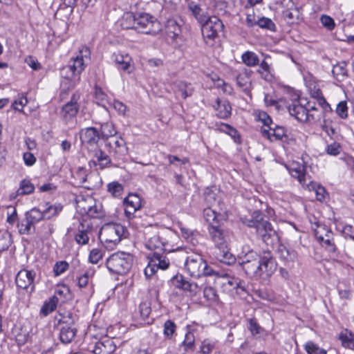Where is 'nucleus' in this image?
Returning <instances> with one entry per match:
<instances>
[{
    "instance_id": "1",
    "label": "nucleus",
    "mask_w": 354,
    "mask_h": 354,
    "mask_svg": "<svg viewBox=\"0 0 354 354\" xmlns=\"http://www.w3.org/2000/svg\"><path fill=\"white\" fill-rule=\"evenodd\" d=\"M246 274L251 277H269L276 270V263L270 252L265 251L260 259L241 263Z\"/></svg>"
},
{
    "instance_id": "2",
    "label": "nucleus",
    "mask_w": 354,
    "mask_h": 354,
    "mask_svg": "<svg viewBox=\"0 0 354 354\" xmlns=\"http://www.w3.org/2000/svg\"><path fill=\"white\" fill-rule=\"evenodd\" d=\"M90 56V50L88 47L83 46L79 50L78 55L71 59L69 64L63 67L61 70L62 77L66 80H70L69 87L73 88L80 82V73L84 70V59H88Z\"/></svg>"
},
{
    "instance_id": "3",
    "label": "nucleus",
    "mask_w": 354,
    "mask_h": 354,
    "mask_svg": "<svg viewBox=\"0 0 354 354\" xmlns=\"http://www.w3.org/2000/svg\"><path fill=\"white\" fill-rule=\"evenodd\" d=\"M290 175L298 180L302 187L309 191H314L317 201L324 200L326 192L322 185L311 180L310 176H306L305 165L299 162H292L288 167Z\"/></svg>"
},
{
    "instance_id": "4",
    "label": "nucleus",
    "mask_w": 354,
    "mask_h": 354,
    "mask_svg": "<svg viewBox=\"0 0 354 354\" xmlns=\"http://www.w3.org/2000/svg\"><path fill=\"white\" fill-rule=\"evenodd\" d=\"M124 232V228L122 225L107 223L101 228L99 239L106 248H113L120 241Z\"/></svg>"
},
{
    "instance_id": "5",
    "label": "nucleus",
    "mask_w": 354,
    "mask_h": 354,
    "mask_svg": "<svg viewBox=\"0 0 354 354\" xmlns=\"http://www.w3.org/2000/svg\"><path fill=\"white\" fill-rule=\"evenodd\" d=\"M132 261L133 258L129 254L115 252L106 259V265L111 272L124 274L130 270Z\"/></svg>"
},
{
    "instance_id": "6",
    "label": "nucleus",
    "mask_w": 354,
    "mask_h": 354,
    "mask_svg": "<svg viewBox=\"0 0 354 354\" xmlns=\"http://www.w3.org/2000/svg\"><path fill=\"white\" fill-rule=\"evenodd\" d=\"M252 218L254 219L249 221L248 226L254 227L257 234L261 236L262 240L269 244V241L277 236L276 231L269 221L262 218L260 212H254Z\"/></svg>"
},
{
    "instance_id": "7",
    "label": "nucleus",
    "mask_w": 354,
    "mask_h": 354,
    "mask_svg": "<svg viewBox=\"0 0 354 354\" xmlns=\"http://www.w3.org/2000/svg\"><path fill=\"white\" fill-rule=\"evenodd\" d=\"M145 247L153 252H170L167 248V243L161 237L158 229L155 227H147L145 230Z\"/></svg>"
},
{
    "instance_id": "8",
    "label": "nucleus",
    "mask_w": 354,
    "mask_h": 354,
    "mask_svg": "<svg viewBox=\"0 0 354 354\" xmlns=\"http://www.w3.org/2000/svg\"><path fill=\"white\" fill-rule=\"evenodd\" d=\"M136 30L144 34L156 35L162 28L159 21L148 13L136 14Z\"/></svg>"
},
{
    "instance_id": "9",
    "label": "nucleus",
    "mask_w": 354,
    "mask_h": 354,
    "mask_svg": "<svg viewBox=\"0 0 354 354\" xmlns=\"http://www.w3.org/2000/svg\"><path fill=\"white\" fill-rule=\"evenodd\" d=\"M201 25L202 35L205 39L213 41L218 37V32L223 31L224 26L223 22L216 16H208Z\"/></svg>"
},
{
    "instance_id": "10",
    "label": "nucleus",
    "mask_w": 354,
    "mask_h": 354,
    "mask_svg": "<svg viewBox=\"0 0 354 354\" xmlns=\"http://www.w3.org/2000/svg\"><path fill=\"white\" fill-rule=\"evenodd\" d=\"M80 94L75 92L72 95L70 100L62 106L59 115L66 123L71 122L77 115L80 109Z\"/></svg>"
},
{
    "instance_id": "11",
    "label": "nucleus",
    "mask_w": 354,
    "mask_h": 354,
    "mask_svg": "<svg viewBox=\"0 0 354 354\" xmlns=\"http://www.w3.org/2000/svg\"><path fill=\"white\" fill-rule=\"evenodd\" d=\"M185 266L191 276L198 278L203 275L205 261L201 256L194 254L187 258Z\"/></svg>"
},
{
    "instance_id": "12",
    "label": "nucleus",
    "mask_w": 354,
    "mask_h": 354,
    "mask_svg": "<svg viewBox=\"0 0 354 354\" xmlns=\"http://www.w3.org/2000/svg\"><path fill=\"white\" fill-rule=\"evenodd\" d=\"M35 277V272L34 271L28 270H20L15 278L17 286L21 289H28L30 288V291L35 288L34 279Z\"/></svg>"
},
{
    "instance_id": "13",
    "label": "nucleus",
    "mask_w": 354,
    "mask_h": 354,
    "mask_svg": "<svg viewBox=\"0 0 354 354\" xmlns=\"http://www.w3.org/2000/svg\"><path fill=\"white\" fill-rule=\"evenodd\" d=\"M80 138L83 145H87L88 149L96 145L101 138L99 131L95 127H87L80 131Z\"/></svg>"
},
{
    "instance_id": "14",
    "label": "nucleus",
    "mask_w": 354,
    "mask_h": 354,
    "mask_svg": "<svg viewBox=\"0 0 354 354\" xmlns=\"http://www.w3.org/2000/svg\"><path fill=\"white\" fill-rule=\"evenodd\" d=\"M171 283L176 288L187 291L192 295H196L199 287L195 282L187 280L183 275L176 274L171 279Z\"/></svg>"
},
{
    "instance_id": "15",
    "label": "nucleus",
    "mask_w": 354,
    "mask_h": 354,
    "mask_svg": "<svg viewBox=\"0 0 354 354\" xmlns=\"http://www.w3.org/2000/svg\"><path fill=\"white\" fill-rule=\"evenodd\" d=\"M124 214L128 219L133 217L134 213L141 207V199L137 194H129L124 200Z\"/></svg>"
},
{
    "instance_id": "16",
    "label": "nucleus",
    "mask_w": 354,
    "mask_h": 354,
    "mask_svg": "<svg viewBox=\"0 0 354 354\" xmlns=\"http://www.w3.org/2000/svg\"><path fill=\"white\" fill-rule=\"evenodd\" d=\"M213 255L216 260L227 265H230L235 261V257L229 251L227 243L215 247Z\"/></svg>"
},
{
    "instance_id": "17",
    "label": "nucleus",
    "mask_w": 354,
    "mask_h": 354,
    "mask_svg": "<svg viewBox=\"0 0 354 354\" xmlns=\"http://www.w3.org/2000/svg\"><path fill=\"white\" fill-rule=\"evenodd\" d=\"M111 59L115 64L119 70L131 73L129 70L131 67V57L127 53L116 52L113 53Z\"/></svg>"
},
{
    "instance_id": "18",
    "label": "nucleus",
    "mask_w": 354,
    "mask_h": 354,
    "mask_svg": "<svg viewBox=\"0 0 354 354\" xmlns=\"http://www.w3.org/2000/svg\"><path fill=\"white\" fill-rule=\"evenodd\" d=\"M261 133L262 136L268 138L271 142L281 140L286 136V130L284 127L274 125L269 127L268 129L261 128Z\"/></svg>"
},
{
    "instance_id": "19",
    "label": "nucleus",
    "mask_w": 354,
    "mask_h": 354,
    "mask_svg": "<svg viewBox=\"0 0 354 354\" xmlns=\"http://www.w3.org/2000/svg\"><path fill=\"white\" fill-rule=\"evenodd\" d=\"M290 114L298 121L305 122L309 121V115L306 107L299 102H295L288 106Z\"/></svg>"
},
{
    "instance_id": "20",
    "label": "nucleus",
    "mask_w": 354,
    "mask_h": 354,
    "mask_svg": "<svg viewBox=\"0 0 354 354\" xmlns=\"http://www.w3.org/2000/svg\"><path fill=\"white\" fill-rule=\"evenodd\" d=\"M89 153L96 159L93 161L94 165H99L100 169H104L111 165L110 157L101 149H89Z\"/></svg>"
},
{
    "instance_id": "21",
    "label": "nucleus",
    "mask_w": 354,
    "mask_h": 354,
    "mask_svg": "<svg viewBox=\"0 0 354 354\" xmlns=\"http://www.w3.org/2000/svg\"><path fill=\"white\" fill-rule=\"evenodd\" d=\"M106 145L109 147L110 152L113 153L118 158H121L127 153L126 143L122 138H119L113 142H109Z\"/></svg>"
},
{
    "instance_id": "22",
    "label": "nucleus",
    "mask_w": 354,
    "mask_h": 354,
    "mask_svg": "<svg viewBox=\"0 0 354 354\" xmlns=\"http://www.w3.org/2000/svg\"><path fill=\"white\" fill-rule=\"evenodd\" d=\"M173 89L176 94L185 99L193 94L194 88L192 84L183 81H176L173 84Z\"/></svg>"
},
{
    "instance_id": "23",
    "label": "nucleus",
    "mask_w": 354,
    "mask_h": 354,
    "mask_svg": "<svg viewBox=\"0 0 354 354\" xmlns=\"http://www.w3.org/2000/svg\"><path fill=\"white\" fill-rule=\"evenodd\" d=\"M214 108L217 112L216 115L221 119H226L231 115L232 108L228 101L217 98Z\"/></svg>"
},
{
    "instance_id": "24",
    "label": "nucleus",
    "mask_w": 354,
    "mask_h": 354,
    "mask_svg": "<svg viewBox=\"0 0 354 354\" xmlns=\"http://www.w3.org/2000/svg\"><path fill=\"white\" fill-rule=\"evenodd\" d=\"M283 17L289 24H298L302 21L301 13L296 7L288 8L283 12Z\"/></svg>"
},
{
    "instance_id": "25",
    "label": "nucleus",
    "mask_w": 354,
    "mask_h": 354,
    "mask_svg": "<svg viewBox=\"0 0 354 354\" xmlns=\"http://www.w3.org/2000/svg\"><path fill=\"white\" fill-rule=\"evenodd\" d=\"M208 230L211 239L215 243V247L227 243L224 232L219 225H211Z\"/></svg>"
},
{
    "instance_id": "26",
    "label": "nucleus",
    "mask_w": 354,
    "mask_h": 354,
    "mask_svg": "<svg viewBox=\"0 0 354 354\" xmlns=\"http://www.w3.org/2000/svg\"><path fill=\"white\" fill-rule=\"evenodd\" d=\"M85 213L91 218H100L104 216L102 205L100 203H96L91 200V204L87 207H84Z\"/></svg>"
},
{
    "instance_id": "27",
    "label": "nucleus",
    "mask_w": 354,
    "mask_h": 354,
    "mask_svg": "<svg viewBox=\"0 0 354 354\" xmlns=\"http://www.w3.org/2000/svg\"><path fill=\"white\" fill-rule=\"evenodd\" d=\"M165 31L169 37L175 38L181 32L180 24L175 18L169 19L165 24Z\"/></svg>"
},
{
    "instance_id": "28",
    "label": "nucleus",
    "mask_w": 354,
    "mask_h": 354,
    "mask_svg": "<svg viewBox=\"0 0 354 354\" xmlns=\"http://www.w3.org/2000/svg\"><path fill=\"white\" fill-rule=\"evenodd\" d=\"M346 62H340L333 66L332 73L334 77L339 82L344 81L348 77Z\"/></svg>"
},
{
    "instance_id": "29",
    "label": "nucleus",
    "mask_w": 354,
    "mask_h": 354,
    "mask_svg": "<svg viewBox=\"0 0 354 354\" xmlns=\"http://www.w3.org/2000/svg\"><path fill=\"white\" fill-rule=\"evenodd\" d=\"M188 8L198 23L204 22L209 16L205 12L203 11L199 4L195 1H189L188 3Z\"/></svg>"
},
{
    "instance_id": "30",
    "label": "nucleus",
    "mask_w": 354,
    "mask_h": 354,
    "mask_svg": "<svg viewBox=\"0 0 354 354\" xmlns=\"http://www.w3.org/2000/svg\"><path fill=\"white\" fill-rule=\"evenodd\" d=\"M151 261L156 264V268L166 270L169 268V261L165 255L161 252H153L150 257Z\"/></svg>"
},
{
    "instance_id": "31",
    "label": "nucleus",
    "mask_w": 354,
    "mask_h": 354,
    "mask_svg": "<svg viewBox=\"0 0 354 354\" xmlns=\"http://www.w3.org/2000/svg\"><path fill=\"white\" fill-rule=\"evenodd\" d=\"M342 345L348 348L354 349V334L348 329L343 330L338 335Z\"/></svg>"
},
{
    "instance_id": "32",
    "label": "nucleus",
    "mask_w": 354,
    "mask_h": 354,
    "mask_svg": "<svg viewBox=\"0 0 354 354\" xmlns=\"http://www.w3.org/2000/svg\"><path fill=\"white\" fill-rule=\"evenodd\" d=\"M63 209V206L61 204L50 205L49 203H46L45 208L43 209L44 218L50 219L54 216H57Z\"/></svg>"
},
{
    "instance_id": "33",
    "label": "nucleus",
    "mask_w": 354,
    "mask_h": 354,
    "mask_svg": "<svg viewBox=\"0 0 354 354\" xmlns=\"http://www.w3.org/2000/svg\"><path fill=\"white\" fill-rule=\"evenodd\" d=\"M260 257L255 251L250 249L248 246H244L242 251L239 254V258L241 259V263H245L250 261H254L260 259Z\"/></svg>"
},
{
    "instance_id": "34",
    "label": "nucleus",
    "mask_w": 354,
    "mask_h": 354,
    "mask_svg": "<svg viewBox=\"0 0 354 354\" xmlns=\"http://www.w3.org/2000/svg\"><path fill=\"white\" fill-rule=\"evenodd\" d=\"M120 25L124 29L136 30V14L126 12L123 15Z\"/></svg>"
},
{
    "instance_id": "35",
    "label": "nucleus",
    "mask_w": 354,
    "mask_h": 354,
    "mask_svg": "<svg viewBox=\"0 0 354 354\" xmlns=\"http://www.w3.org/2000/svg\"><path fill=\"white\" fill-rule=\"evenodd\" d=\"M102 140H107L109 138L114 136L117 133L114 124L112 122H104L101 124L99 131Z\"/></svg>"
},
{
    "instance_id": "36",
    "label": "nucleus",
    "mask_w": 354,
    "mask_h": 354,
    "mask_svg": "<svg viewBox=\"0 0 354 354\" xmlns=\"http://www.w3.org/2000/svg\"><path fill=\"white\" fill-rule=\"evenodd\" d=\"M95 354H110L113 351L111 346V341L106 340L104 342H97L92 350Z\"/></svg>"
},
{
    "instance_id": "37",
    "label": "nucleus",
    "mask_w": 354,
    "mask_h": 354,
    "mask_svg": "<svg viewBox=\"0 0 354 354\" xmlns=\"http://www.w3.org/2000/svg\"><path fill=\"white\" fill-rule=\"evenodd\" d=\"M77 330L71 326H62L60 330L59 338L62 342L68 344L71 342L76 335Z\"/></svg>"
},
{
    "instance_id": "38",
    "label": "nucleus",
    "mask_w": 354,
    "mask_h": 354,
    "mask_svg": "<svg viewBox=\"0 0 354 354\" xmlns=\"http://www.w3.org/2000/svg\"><path fill=\"white\" fill-rule=\"evenodd\" d=\"M279 257L286 262H293L297 257V252L285 245H280L278 249Z\"/></svg>"
},
{
    "instance_id": "39",
    "label": "nucleus",
    "mask_w": 354,
    "mask_h": 354,
    "mask_svg": "<svg viewBox=\"0 0 354 354\" xmlns=\"http://www.w3.org/2000/svg\"><path fill=\"white\" fill-rule=\"evenodd\" d=\"M322 247L325 248L326 250L330 252H335L336 251V245L333 237V233L330 231L328 234L323 237V239H317Z\"/></svg>"
},
{
    "instance_id": "40",
    "label": "nucleus",
    "mask_w": 354,
    "mask_h": 354,
    "mask_svg": "<svg viewBox=\"0 0 354 354\" xmlns=\"http://www.w3.org/2000/svg\"><path fill=\"white\" fill-rule=\"evenodd\" d=\"M88 225L86 227V228H85L84 225L83 223H80V226L78 227V232L75 237V239L78 244L86 245L88 243L89 241V237L88 236Z\"/></svg>"
},
{
    "instance_id": "41",
    "label": "nucleus",
    "mask_w": 354,
    "mask_h": 354,
    "mask_svg": "<svg viewBox=\"0 0 354 354\" xmlns=\"http://www.w3.org/2000/svg\"><path fill=\"white\" fill-rule=\"evenodd\" d=\"M25 217L33 225L34 227L36 223L44 218L42 211L36 207H34L27 212L25 214Z\"/></svg>"
},
{
    "instance_id": "42",
    "label": "nucleus",
    "mask_w": 354,
    "mask_h": 354,
    "mask_svg": "<svg viewBox=\"0 0 354 354\" xmlns=\"http://www.w3.org/2000/svg\"><path fill=\"white\" fill-rule=\"evenodd\" d=\"M220 277L225 279L226 283H225V284L229 285L233 289L240 288L243 290H244V288L242 286V281L239 278L232 277L228 273L223 272H221Z\"/></svg>"
},
{
    "instance_id": "43",
    "label": "nucleus",
    "mask_w": 354,
    "mask_h": 354,
    "mask_svg": "<svg viewBox=\"0 0 354 354\" xmlns=\"http://www.w3.org/2000/svg\"><path fill=\"white\" fill-rule=\"evenodd\" d=\"M94 272L95 271L93 269H88L78 276L77 278L78 287L83 288L88 286Z\"/></svg>"
},
{
    "instance_id": "44",
    "label": "nucleus",
    "mask_w": 354,
    "mask_h": 354,
    "mask_svg": "<svg viewBox=\"0 0 354 354\" xmlns=\"http://www.w3.org/2000/svg\"><path fill=\"white\" fill-rule=\"evenodd\" d=\"M58 299L56 296H53L47 301H46L42 308H41V313L44 316H47L53 311H54L57 307Z\"/></svg>"
},
{
    "instance_id": "45",
    "label": "nucleus",
    "mask_w": 354,
    "mask_h": 354,
    "mask_svg": "<svg viewBox=\"0 0 354 354\" xmlns=\"http://www.w3.org/2000/svg\"><path fill=\"white\" fill-rule=\"evenodd\" d=\"M220 216L214 210L211 208H205L203 210V217L205 220L209 223V227L211 225H216L218 223V217Z\"/></svg>"
},
{
    "instance_id": "46",
    "label": "nucleus",
    "mask_w": 354,
    "mask_h": 354,
    "mask_svg": "<svg viewBox=\"0 0 354 354\" xmlns=\"http://www.w3.org/2000/svg\"><path fill=\"white\" fill-rule=\"evenodd\" d=\"M243 62L248 66L252 67L259 64V59L258 56L253 52L246 51L242 56Z\"/></svg>"
},
{
    "instance_id": "47",
    "label": "nucleus",
    "mask_w": 354,
    "mask_h": 354,
    "mask_svg": "<svg viewBox=\"0 0 354 354\" xmlns=\"http://www.w3.org/2000/svg\"><path fill=\"white\" fill-rule=\"evenodd\" d=\"M181 346L184 348L185 352L189 351H194L195 346V337L190 330L185 334V339L181 343Z\"/></svg>"
},
{
    "instance_id": "48",
    "label": "nucleus",
    "mask_w": 354,
    "mask_h": 354,
    "mask_svg": "<svg viewBox=\"0 0 354 354\" xmlns=\"http://www.w3.org/2000/svg\"><path fill=\"white\" fill-rule=\"evenodd\" d=\"M35 190L34 185L28 180H23L20 183L19 189L17 190V194L26 195L32 193Z\"/></svg>"
},
{
    "instance_id": "49",
    "label": "nucleus",
    "mask_w": 354,
    "mask_h": 354,
    "mask_svg": "<svg viewBox=\"0 0 354 354\" xmlns=\"http://www.w3.org/2000/svg\"><path fill=\"white\" fill-rule=\"evenodd\" d=\"M304 348L308 354H326V350L320 348L317 344L309 341L306 342Z\"/></svg>"
},
{
    "instance_id": "50",
    "label": "nucleus",
    "mask_w": 354,
    "mask_h": 354,
    "mask_svg": "<svg viewBox=\"0 0 354 354\" xmlns=\"http://www.w3.org/2000/svg\"><path fill=\"white\" fill-rule=\"evenodd\" d=\"M259 28L267 29L271 31L276 30V26L274 23L269 18L262 17L257 19V24Z\"/></svg>"
},
{
    "instance_id": "51",
    "label": "nucleus",
    "mask_w": 354,
    "mask_h": 354,
    "mask_svg": "<svg viewBox=\"0 0 354 354\" xmlns=\"http://www.w3.org/2000/svg\"><path fill=\"white\" fill-rule=\"evenodd\" d=\"M19 232L21 234H28L30 233L31 229H35V227L25 217L24 220L17 223Z\"/></svg>"
},
{
    "instance_id": "52",
    "label": "nucleus",
    "mask_w": 354,
    "mask_h": 354,
    "mask_svg": "<svg viewBox=\"0 0 354 354\" xmlns=\"http://www.w3.org/2000/svg\"><path fill=\"white\" fill-rule=\"evenodd\" d=\"M108 192L115 197L120 196L123 192L122 185L118 182H111L107 185Z\"/></svg>"
},
{
    "instance_id": "53",
    "label": "nucleus",
    "mask_w": 354,
    "mask_h": 354,
    "mask_svg": "<svg viewBox=\"0 0 354 354\" xmlns=\"http://www.w3.org/2000/svg\"><path fill=\"white\" fill-rule=\"evenodd\" d=\"M94 98L97 104L104 106V103L107 101V95L102 88L96 86L95 87Z\"/></svg>"
},
{
    "instance_id": "54",
    "label": "nucleus",
    "mask_w": 354,
    "mask_h": 354,
    "mask_svg": "<svg viewBox=\"0 0 354 354\" xmlns=\"http://www.w3.org/2000/svg\"><path fill=\"white\" fill-rule=\"evenodd\" d=\"M151 310V304L149 301H145L140 304L139 312L140 317L143 320H145L149 317Z\"/></svg>"
},
{
    "instance_id": "55",
    "label": "nucleus",
    "mask_w": 354,
    "mask_h": 354,
    "mask_svg": "<svg viewBox=\"0 0 354 354\" xmlns=\"http://www.w3.org/2000/svg\"><path fill=\"white\" fill-rule=\"evenodd\" d=\"M176 330V325L171 320H167L164 324V335L167 338H171L172 335Z\"/></svg>"
},
{
    "instance_id": "56",
    "label": "nucleus",
    "mask_w": 354,
    "mask_h": 354,
    "mask_svg": "<svg viewBox=\"0 0 354 354\" xmlns=\"http://www.w3.org/2000/svg\"><path fill=\"white\" fill-rule=\"evenodd\" d=\"M216 342L213 340L206 339H204L201 346V351L203 354H209L214 348Z\"/></svg>"
},
{
    "instance_id": "57",
    "label": "nucleus",
    "mask_w": 354,
    "mask_h": 354,
    "mask_svg": "<svg viewBox=\"0 0 354 354\" xmlns=\"http://www.w3.org/2000/svg\"><path fill=\"white\" fill-rule=\"evenodd\" d=\"M257 118L263 124L264 128L268 129L272 124V118L266 112L259 111L257 115Z\"/></svg>"
},
{
    "instance_id": "58",
    "label": "nucleus",
    "mask_w": 354,
    "mask_h": 354,
    "mask_svg": "<svg viewBox=\"0 0 354 354\" xmlns=\"http://www.w3.org/2000/svg\"><path fill=\"white\" fill-rule=\"evenodd\" d=\"M203 295L207 300L212 301H215L218 299L216 290L212 286H207L204 288Z\"/></svg>"
},
{
    "instance_id": "59",
    "label": "nucleus",
    "mask_w": 354,
    "mask_h": 354,
    "mask_svg": "<svg viewBox=\"0 0 354 354\" xmlns=\"http://www.w3.org/2000/svg\"><path fill=\"white\" fill-rule=\"evenodd\" d=\"M69 267L68 263L66 261H59L57 262L53 268V272L55 276H59L64 273L66 270H68Z\"/></svg>"
},
{
    "instance_id": "60",
    "label": "nucleus",
    "mask_w": 354,
    "mask_h": 354,
    "mask_svg": "<svg viewBox=\"0 0 354 354\" xmlns=\"http://www.w3.org/2000/svg\"><path fill=\"white\" fill-rule=\"evenodd\" d=\"M248 328L251 333L254 335H259L263 331V328L257 324L256 319L251 318L248 320Z\"/></svg>"
},
{
    "instance_id": "61",
    "label": "nucleus",
    "mask_w": 354,
    "mask_h": 354,
    "mask_svg": "<svg viewBox=\"0 0 354 354\" xmlns=\"http://www.w3.org/2000/svg\"><path fill=\"white\" fill-rule=\"evenodd\" d=\"M336 113L341 118H347L348 107L346 102L342 101L337 104L336 108Z\"/></svg>"
},
{
    "instance_id": "62",
    "label": "nucleus",
    "mask_w": 354,
    "mask_h": 354,
    "mask_svg": "<svg viewBox=\"0 0 354 354\" xmlns=\"http://www.w3.org/2000/svg\"><path fill=\"white\" fill-rule=\"evenodd\" d=\"M326 225H318L317 228L315 230V235L317 239H323L325 235L328 234L330 232Z\"/></svg>"
},
{
    "instance_id": "63",
    "label": "nucleus",
    "mask_w": 354,
    "mask_h": 354,
    "mask_svg": "<svg viewBox=\"0 0 354 354\" xmlns=\"http://www.w3.org/2000/svg\"><path fill=\"white\" fill-rule=\"evenodd\" d=\"M102 258V252L99 249H93L90 252L89 261L92 263H97L98 261Z\"/></svg>"
},
{
    "instance_id": "64",
    "label": "nucleus",
    "mask_w": 354,
    "mask_h": 354,
    "mask_svg": "<svg viewBox=\"0 0 354 354\" xmlns=\"http://www.w3.org/2000/svg\"><path fill=\"white\" fill-rule=\"evenodd\" d=\"M75 321V317L70 312L66 313L64 315H62V317L59 319V322L66 324V326H70L71 325L73 324Z\"/></svg>"
}]
</instances>
